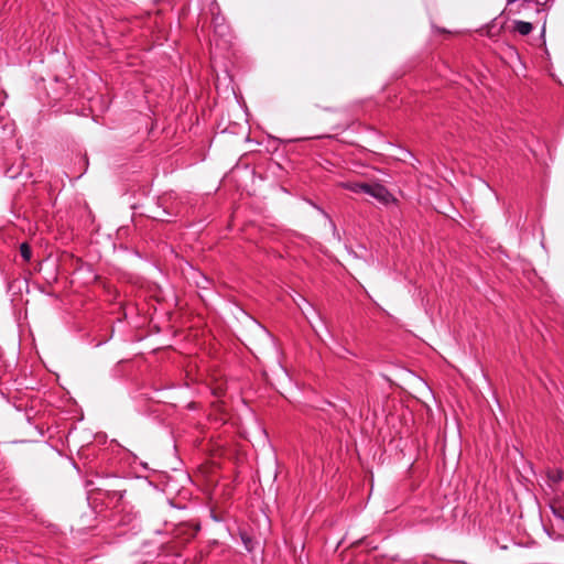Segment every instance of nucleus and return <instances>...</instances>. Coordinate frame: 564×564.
<instances>
[{
  "label": "nucleus",
  "mask_w": 564,
  "mask_h": 564,
  "mask_svg": "<svg viewBox=\"0 0 564 564\" xmlns=\"http://www.w3.org/2000/svg\"><path fill=\"white\" fill-rule=\"evenodd\" d=\"M299 307L301 308L302 313L307 316V313H306L305 308L303 306H301L300 304H299Z\"/></svg>",
  "instance_id": "6ab92c4d"
},
{
  "label": "nucleus",
  "mask_w": 564,
  "mask_h": 564,
  "mask_svg": "<svg viewBox=\"0 0 564 564\" xmlns=\"http://www.w3.org/2000/svg\"><path fill=\"white\" fill-rule=\"evenodd\" d=\"M530 2H531V0H523L522 6H523L524 3H530Z\"/></svg>",
  "instance_id": "5701e85b"
},
{
  "label": "nucleus",
  "mask_w": 564,
  "mask_h": 564,
  "mask_svg": "<svg viewBox=\"0 0 564 564\" xmlns=\"http://www.w3.org/2000/svg\"><path fill=\"white\" fill-rule=\"evenodd\" d=\"M310 205L316 209L326 220L330 219L332 217L329 216V214L323 208L321 207L319 205H317L316 203L310 200L308 202Z\"/></svg>",
  "instance_id": "9b49d317"
},
{
  "label": "nucleus",
  "mask_w": 564,
  "mask_h": 564,
  "mask_svg": "<svg viewBox=\"0 0 564 564\" xmlns=\"http://www.w3.org/2000/svg\"><path fill=\"white\" fill-rule=\"evenodd\" d=\"M547 478L553 484H558L563 479V471L561 469H553L547 473Z\"/></svg>",
  "instance_id": "6e6552de"
},
{
  "label": "nucleus",
  "mask_w": 564,
  "mask_h": 564,
  "mask_svg": "<svg viewBox=\"0 0 564 564\" xmlns=\"http://www.w3.org/2000/svg\"><path fill=\"white\" fill-rule=\"evenodd\" d=\"M197 284H198L200 288H203V289H206V288H207V286L205 285V282H202V284H200V283H197Z\"/></svg>",
  "instance_id": "aec40b11"
},
{
  "label": "nucleus",
  "mask_w": 564,
  "mask_h": 564,
  "mask_svg": "<svg viewBox=\"0 0 564 564\" xmlns=\"http://www.w3.org/2000/svg\"><path fill=\"white\" fill-rule=\"evenodd\" d=\"M544 33H545V25H543V28H542V32H541L542 36L544 35Z\"/></svg>",
  "instance_id": "4be33fe9"
},
{
  "label": "nucleus",
  "mask_w": 564,
  "mask_h": 564,
  "mask_svg": "<svg viewBox=\"0 0 564 564\" xmlns=\"http://www.w3.org/2000/svg\"><path fill=\"white\" fill-rule=\"evenodd\" d=\"M109 492L112 494L113 497H117L118 499H122L124 497L126 489L113 488V489L109 490Z\"/></svg>",
  "instance_id": "f8f14e48"
},
{
  "label": "nucleus",
  "mask_w": 564,
  "mask_h": 564,
  "mask_svg": "<svg viewBox=\"0 0 564 564\" xmlns=\"http://www.w3.org/2000/svg\"><path fill=\"white\" fill-rule=\"evenodd\" d=\"M364 193L373 197L386 206L397 202L395 197L390 193V191L380 183H367L366 187L364 188Z\"/></svg>",
  "instance_id": "f257e3e1"
},
{
  "label": "nucleus",
  "mask_w": 564,
  "mask_h": 564,
  "mask_svg": "<svg viewBox=\"0 0 564 564\" xmlns=\"http://www.w3.org/2000/svg\"><path fill=\"white\" fill-rule=\"evenodd\" d=\"M112 337V335H110L108 338L104 339V340H100L98 343L95 344V347H100L102 346L104 344H106L110 338Z\"/></svg>",
  "instance_id": "f3484780"
},
{
  "label": "nucleus",
  "mask_w": 564,
  "mask_h": 564,
  "mask_svg": "<svg viewBox=\"0 0 564 564\" xmlns=\"http://www.w3.org/2000/svg\"><path fill=\"white\" fill-rule=\"evenodd\" d=\"M239 536H240V540H241L245 549L248 552H253L254 551V546H256V542L252 539V536L248 532H246V531H240L239 532Z\"/></svg>",
  "instance_id": "39448f33"
},
{
  "label": "nucleus",
  "mask_w": 564,
  "mask_h": 564,
  "mask_svg": "<svg viewBox=\"0 0 564 564\" xmlns=\"http://www.w3.org/2000/svg\"><path fill=\"white\" fill-rule=\"evenodd\" d=\"M327 221H328L329 227H330V229L333 231V236L336 237L338 240H340V236H339L338 229H337L336 224L334 223V220L330 218Z\"/></svg>",
  "instance_id": "ddd939ff"
},
{
  "label": "nucleus",
  "mask_w": 564,
  "mask_h": 564,
  "mask_svg": "<svg viewBox=\"0 0 564 564\" xmlns=\"http://www.w3.org/2000/svg\"><path fill=\"white\" fill-rule=\"evenodd\" d=\"M514 30L521 35H529L533 30V25L531 22L516 20Z\"/></svg>",
  "instance_id": "20e7f679"
},
{
  "label": "nucleus",
  "mask_w": 564,
  "mask_h": 564,
  "mask_svg": "<svg viewBox=\"0 0 564 564\" xmlns=\"http://www.w3.org/2000/svg\"><path fill=\"white\" fill-rule=\"evenodd\" d=\"M214 26H215V33L219 35H225L227 31V26L223 23H220V17L217 15L214 18Z\"/></svg>",
  "instance_id": "1a4fd4ad"
},
{
  "label": "nucleus",
  "mask_w": 564,
  "mask_h": 564,
  "mask_svg": "<svg viewBox=\"0 0 564 564\" xmlns=\"http://www.w3.org/2000/svg\"><path fill=\"white\" fill-rule=\"evenodd\" d=\"M366 185L367 183L346 182L343 184V187L352 193H364V188L366 187Z\"/></svg>",
  "instance_id": "423d86ee"
},
{
  "label": "nucleus",
  "mask_w": 564,
  "mask_h": 564,
  "mask_svg": "<svg viewBox=\"0 0 564 564\" xmlns=\"http://www.w3.org/2000/svg\"><path fill=\"white\" fill-rule=\"evenodd\" d=\"M202 278H203V280H204L206 285L210 283V281L205 275H203Z\"/></svg>",
  "instance_id": "a211bd4d"
},
{
  "label": "nucleus",
  "mask_w": 564,
  "mask_h": 564,
  "mask_svg": "<svg viewBox=\"0 0 564 564\" xmlns=\"http://www.w3.org/2000/svg\"><path fill=\"white\" fill-rule=\"evenodd\" d=\"M23 288L26 292H29V281L28 279H14L13 281L8 283V292L19 293L22 292Z\"/></svg>",
  "instance_id": "7ed1b4c3"
},
{
  "label": "nucleus",
  "mask_w": 564,
  "mask_h": 564,
  "mask_svg": "<svg viewBox=\"0 0 564 564\" xmlns=\"http://www.w3.org/2000/svg\"><path fill=\"white\" fill-rule=\"evenodd\" d=\"M197 284H198L200 288H203V289H206V288H207V286L205 285V282H202V284H200V283H197Z\"/></svg>",
  "instance_id": "412c9836"
},
{
  "label": "nucleus",
  "mask_w": 564,
  "mask_h": 564,
  "mask_svg": "<svg viewBox=\"0 0 564 564\" xmlns=\"http://www.w3.org/2000/svg\"><path fill=\"white\" fill-rule=\"evenodd\" d=\"M209 517L214 522H223V518H220L214 509L209 510Z\"/></svg>",
  "instance_id": "4468645a"
},
{
  "label": "nucleus",
  "mask_w": 564,
  "mask_h": 564,
  "mask_svg": "<svg viewBox=\"0 0 564 564\" xmlns=\"http://www.w3.org/2000/svg\"><path fill=\"white\" fill-rule=\"evenodd\" d=\"M300 139H294V141H299ZM288 142H293L292 139H289Z\"/></svg>",
  "instance_id": "b1692460"
},
{
  "label": "nucleus",
  "mask_w": 564,
  "mask_h": 564,
  "mask_svg": "<svg viewBox=\"0 0 564 564\" xmlns=\"http://www.w3.org/2000/svg\"><path fill=\"white\" fill-rule=\"evenodd\" d=\"M303 303L306 305L307 310L312 311L313 313L317 314L315 308L304 299L302 297Z\"/></svg>",
  "instance_id": "dca6fc26"
},
{
  "label": "nucleus",
  "mask_w": 564,
  "mask_h": 564,
  "mask_svg": "<svg viewBox=\"0 0 564 564\" xmlns=\"http://www.w3.org/2000/svg\"><path fill=\"white\" fill-rule=\"evenodd\" d=\"M346 251L349 256H351L355 259H361V256H359L351 247L345 246Z\"/></svg>",
  "instance_id": "2eb2a0df"
},
{
  "label": "nucleus",
  "mask_w": 564,
  "mask_h": 564,
  "mask_svg": "<svg viewBox=\"0 0 564 564\" xmlns=\"http://www.w3.org/2000/svg\"><path fill=\"white\" fill-rule=\"evenodd\" d=\"M550 509H551V512H552L553 517L556 520H558L562 523H564V509L555 508L554 506H551Z\"/></svg>",
  "instance_id": "9d476101"
},
{
  "label": "nucleus",
  "mask_w": 564,
  "mask_h": 564,
  "mask_svg": "<svg viewBox=\"0 0 564 564\" xmlns=\"http://www.w3.org/2000/svg\"><path fill=\"white\" fill-rule=\"evenodd\" d=\"M24 167H25L24 162L21 161L18 164H13V165L9 166L6 170L4 175L11 180H15L23 175L25 176V178L32 177V173L29 170L24 173Z\"/></svg>",
  "instance_id": "f03ea898"
},
{
  "label": "nucleus",
  "mask_w": 564,
  "mask_h": 564,
  "mask_svg": "<svg viewBox=\"0 0 564 564\" xmlns=\"http://www.w3.org/2000/svg\"><path fill=\"white\" fill-rule=\"evenodd\" d=\"M20 254L24 261H30L32 257V249L28 242H22L20 245Z\"/></svg>",
  "instance_id": "0eeeda50"
}]
</instances>
